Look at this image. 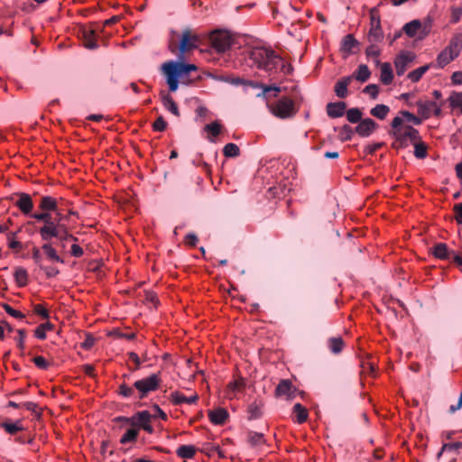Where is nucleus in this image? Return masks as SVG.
I'll return each instance as SVG.
<instances>
[{
  "mask_svg": "<svg viewBox=\"0 0 462 462\" xmlns=\"http://www.w3.org/2000/svg\"><path fill=\"white\" fill-rule=\"evenodd\" d=\"M429 69L430 65L421 66L411 71L407 77L411 82H418L422 78V76L428 71Z\"/></svg>",
  "mask_w": 462,
  "mask_h": 462,
  "instance_id": "nucleus-41",
  "label": "nucleus"
},
{
  "mask_svg": "<svg viewBox=\"0 0 462 462\" xmlns=\"http://www.w3.org/2000/svg\"><path fill=\"white\" fill-rule=\"evenodd\" d=\"M167 123L162 116H159L153 123L152 128L154 131L162 132L166 129Z\"/></svg>",
  "mask_w": 462,
  "mask_h": 462,
  "instance_id": "nucleus-53",
  "label": "nucleus"
},
{
  "mask_svg": "<svg viewBox=\"0 0 462 462\" xmlns=\"http://www.w3.org/2000/svg\"><path fill=\"white\" fill-rule=\"evenodd\" d=\"M376 128L375 122L371 118L361 120L356 127V132L363 137L369 136Z\"/></svg>",
  "mask_w": 462,
  "mask_h": 462,
  "instance_id": "nucleus-16",
  "label": "nucleus"
},
{
  "mask_svg": "<svg viewBox=\"0 0 462 462\" xmlns=\"http://www.w3.org/2000/svg\"><path fill=\"white\" fill-rule=\"evenodd\" d=\"M240 150L239 147L233 143H229L226 144L223 148V154L226 157H236L239 155Z\"/></svg>",
  "mask_w": 462,
  "mask_h": 462,
  "instance_id": "nucleus-42",
  "label": "nucleus"
},
{
  "mask_svg": "<svg viewBox=\"0 0 462 462\" xmlns=\"http://www.w3.org/2000/svg\"><path fill=\"white\" fill-rule=\"evenodd\" d=\"M14 276L18 287H24L28 284V273L23 267H16Z\"/></svg>",
  "mask_w": 462,
  "mask_h": 462,
  "instance_id": "nucleus-26",
  "label": "nucleus"
},
{
  "mask_svg": "<svg viewBox=\"0 0 462 462\" xmlns=\"http://www.w3.org/2000/svg\"><path fill=\"white\" fill-rule=\"evenodd\" d=\"M448 47L459 56L462 51V33H455L451 38Z\"/></svg>",
  "mask_w": 462,
  "mask_h": 462,
  "instance_id": "nucleus-32",
  "label": "nucleus"
},
{
  "mask_svg": "<svg viewBox=\"0 0 462 462\" xmlns=\"http://www.w3.org/2000/svg\"><path fill=\"white\" fill-rule=\"evenodd\" d=\"M432 254L436 258L445 260L449 256V251L446 244L439 243L432 248Z\"/></svg>",
  "mask_w": 462,
  "mask_h": 462,
  "instance_id": "nucleus-31",
  "label": "nucleus"
},
{
  "mask_svg": "<svg viewBox=\"0 0 462 462\" xmlns=\"http://www.w3.org/2000/svg\"><path fill=\"white\" fill-rule=\"evenodd\" d=\"M455 212V219L457 224H462V202L456 204L453 208Z\"/></svg>",
  "mask_w": 462,
  "mask_h": 462,
  "instance_id": "nucleus-62",
  "label": "nucleus"
},
{
  "mask_svg": "<svg viewBox=\"0 0 462 462\" xmlns=\"http://www.w3.org/2000/svg\"><path fill=\"white\" fill-rule=\"evenodd\" d=\"M393 79V73L390 63L384 62L381 65L380 79L383 84L389 85Z\"/></svg>",
  "mask_w": 462,
  "mask_h": 462,
  "instance_id": "nucleus-22",
  "label": "nucleus"
},
{
  "mask_svg": "<svg viewBox=\"0 0 462 462\" xmlns=\"http://www.w3.org/2000/svg\"><path fill=\"white\" fill-rule=\"evenodd\" d=\"M414 146V156L418 159H424L427 157V144L421 141V138L412 143Z\"/></svg>",
  "mask_w": 462,
  "mask_h": 462,
  "instance_id": "nucleus-33",
  "label": "nucleus"
},
{
  "mask_svg": "<svg viewBox=\"0 0 462 462\" xmlns=\"http://www.w3.org/2000/svg\"><path fill=\"white\" fill-rule=\"evenodd\" d=\"M249 58L253 63L260 69L268 72L270 75L282 72L284 75L290 74L291 67L286 64L283 60L272 49L264 47H255L250 51Z\"/></svg>",
  "mask_w": 462,
  "mask_h": 462,
  "instance_id": "nucleus-1",
  "label": "nucleus"
},
{
  "mask_svg": "<svg viewBox=\"0 0 462 462\" xmlns=\"http://www.w3.org/2000/svg\"><path fill=\"white\" fill-rule=\"evenodd\" d=\"M353 77H344L339 79L334 88L336 95L340 98H345L348 95L347 87L352 82Z\"/></svg>",
  "mask_w": 462,
  "mask_h": 462,
  "instance_id": "nucleus-17",
  "label": "nucleus"
},
{
  "mask_svg": "<svg viewBox=\"0 0 462 462\" xmlns=\"http://www.w3.org/2000/svg\"><path fill=\"white\" fill-rule=\"evenodd\" d=\"M161 72L166 79L171 92L177 91L180 83L186 84L191 72L197 71L198 67L194 64L181 61L168 60L161 65Z\"/></svg>",
  "mask_w": 462,
  "mask_h": 462,
  "instance_id": "nucleus-2",
  "label": "nucleus"
},
{
  "mask_svg": "<svg viewBox=\"0 0 462 462\" xmlns=\"http://www.w3.org/2000/svg\"><path fill=\"white\" fill-rule=\"evenodd\" d=\"M457 57H458V55H457L452 50H450L447 46L438 55L437 60H436L437 66L439 68L442 69V68L446 67L448 64H449L451 61H453Z\"/></svg>",
  "mask_w": 462,
  "mask_h": 462,
  "instance_id": "nucleus-15",
  "label": "nucleus"
},
{
  "mask_svg": "<svg viewBox=\"0 0 462 462\" xmlns=\"http://www.w3.org/2000/svg\"><path fill=\"white\" fill-rule=\"evenodd\" d=\"M293 414L295 415L296 421L299 424L304 423L308 420V417H309L308 410L300 403H296L293 406Z\"/></svg>",
  "mask_w": 462,
  "mask_h": 462,
  "instance_id": "nucleus-28",
  "label": "nucleus"
},
{
  "mask_svg": "<svg viewBox=\"0 0 462 462\" xmlns=\"http://www.w3.org/2000/svg\"><path fill=\"white\" fill-rule=\"evenodd\" d=\"M365 53L367 57L375 59L376 64L379 63L378 57L380 56L381 51L378 48V46L371 44L370 46L367 47Z\"/></svg>",
  "mask_w": 462,
  "mask_h": 462,
  "instance_id": "nucleus-48",
  "label": "nucleus"
},
{
  "mask_svg": "<svg viewBox=\"0 0 462 462\" xmlns=\"http://www.w3.org/2000/svg\"><path fill=\"white\" fill-rule=\"evenodd\" d=\"M3 308L7 314H9L10 316H12L15 319H22L24 318V315L21 311L14 310L8 304H4Z\"/></svg>",
  "mask_w": 462,
  "mask_h": 462,
  "instance_id": "nucleus-52",
  "label": "nucleus"
},
{
  "mask_svg": "<svg viewBox=\"0 0 462 462\" xmlns=\"http://www.w3.org/2000/svg\"><path fill=\"white\" fill-rule=\"evenodd\" d=\"M57 239H59L60 241H66V240L77 241L78 240L77 237H75L72 234H70L68 231V229L65 226H64V227H62V229H60V236H58Z\"/></svg>",
  "mask_w": 462,
  "mask_h": 462,
  "instance_id": "nucleus-55",
  "label": "nucleus"
},
{
  "mask_svg": "<svg viewBox=\"0 0 462 462\" xmlns=\"http://www.w3.org/2000/svg\"><path fill=\"white\" fill-rule=\"evenodd\" d=\"M364 93L368 94L373 99H375L379 93L378 87L374 84L367 85L364 88Z\"/></svg>",
  "mask_w": 462,
  "mask_h": 462,
  "instance_id": "nucleus-57",
  "label": "nucleus"
},
{
  "mask_svg": "<svg viewBox=\"0 0 462 462\" xmlns=\"http://www.w3.org/2000/svg\"><path fill=\"white\" fill-rule=\"evenodd\" d=\"M138 436V430L136 429H129L121 437L120 443L126 444L129 442H133L136 439Z\"/></svg>",
  "mask_w": 462,
  "mask_h": 462,
  "instance_id": "nucleus-43",
  "label": "nucleus"
},
{
  "mask_svg": "<svg viewBox=\"0 0 462 462\" xmlns=\"http://www.w3.org/2000/svg\"><path fill=\"white\" fill-rule=\"evenodd\" d=\"M39 208L41 211L33 214H51V212L56 214L58 212V200L51 196H42L40 199Z\"/></svg>",
  "mask_w": 462,
  "mask_h": 462,
  "instance_id": "nucleus-14",
  "label": "nucleus"
},
{
  "mask_svg": "<svg viewBox=\"0 0 462 462\" xmlns=\"http://www.w3.org/2000/svg\"><path fill=\"white\" fill-rule=\"evenodd\" d=\"M389 112L390 108L388 106L380 104L376 105L374 108H372L370 114L380 120H383L387 116Z\"/></svg>",
  "mask_w": 462,
  "mask_h": 462,
  "instance_id": "nucleus-35",
  "label": "nucleus"
},
{
  "mask_svg": "<svg viewBox=\"0 0 462 462\" xmlns=\"http://www.w3.org/2000/svg\"><path fill=\"white\" fill-rule=\"evenodd\" d=\"M228 412L224 408H217L208 412L210 421L215 425H222L226 422Z\"/></svg>",
  "mask_w": 462,
  "mask_h": 462,
  "instance_id": "nucleus-18",
  "label": "nucleus"
},
{
  "mask_svg": "<svg viewBox=\"0 0 462 462\" xmlns=\"http://www.w3.org/2000/svg\"><path fill=\"white\" fill-rule=\"evenodd\" d=\"M16 196L18 197V199L15 201L14 205L24 216L32 217V215H33L32 209L34 206L32 197L24 192L17 193Z\"/></svg>",
  "mask_w": 462,
  "mask_h": 462,
  "instance_id": "nucleus-12",
  "label": "nucleus"
},
{
  "mask_svg": "<svg viewBox=\"0 0 462 462\" xmlns=\"http://www.w3.org/2000/svg\"><path fill=\"white\" fill-rule=\"evenodd\" d=\"M200 42L201 38L196 31L190 28L184 29L179 37L178 58L180 60L184 59L187 53L198 49Z\"/></svg>",
  "mask_w": 462,
  "mask_h": 462,
  "instance_id": "nucleus-7",
  "label": "nucleus"
},
{
  "mask_svg": "<svg viewBox=\"0 0 462 462\" xmlns=\"http://www.w3.org/2000/svg\"><path fill=\"white\" fill-rule=\"evenodd\" d=\"M330 351L334 354H339L344 348V341L340 337H330L328 341Z\"/></svg>",
  "mask_w": 462,
  "mask_h": 462,
  "instance_id": "nucleus-34",
  "label": "nucleus"
},
{
  "mask_svg": "<svg viewBox=\"0 0 462 462\" xmlns=\"http://www.w3.org/2000/svg\"><path fill=\"white\" fill-rule=\"evenodd\" d=\"M33 312L45 319H48L50 317L48 310L42 304H35L33 306Z\"/></svg>",
  "mask_w": 462,
  "mask_h": 462,
  "instance_id": "nucleus-51",
  "label": "nucleus"
},
{
  "mask_svg": "<svg viewBox=\"0 0 462 462\" xmlns=\"http://www.w3.org/2000/svg\"><path fill=\"white\" fill-rule=\"evenodd\" d=\"M271 91H273L274 94L273 96L274 97H277V95L281 92V88L280 87H277V86H268V85H265V87H263V91L262 93H259L257 95L258 97H263V98H266V95L271 92Z\"/></svg>",
  "mask_w": 462,
  "mask_h": 462,
  "instance_id": "nucleus-49",
  "label": "nucleus"
},
{
  "mask_svg": "<svg viewBox=\"0 0 462 462\" xmlns=\"http://www.w3.org/2000/svg\"><path fill=\"white\" fill-rule=\"evenodd\" d=\"M370 75L371 72L368 67L365 64H362L358 66L357 69L354 72V74L351 77H353V79H356L360 82H365L369 79Z\"/></svg>",
  "mask_w": 462,
  "mask_h": 462,
  "instance_id": "nucleus-30",
  "label": "nucleus"
},
{
  "mask_svg": "<svg viewBox=\"0 0 462 462\" xmlns=\"http://www.w3.org/2000/svg\"><path fill=\"white\" fill-rule=\"evenodd\" d=\"M33 363L34 365L41 368V369H47L49 367V363L47 362V360L42 356H35L33 358Z\"/></svg>",
  "mask_w": 462,
  "mask_h": 462,
  "instance_id": "nucleus-59",
  "label": "nucleus"
},
{
  "mask_svg": "<svg viewBox=\"0 0 462 462\" xmlns=\"http://www.w3.org/2000/svg\"><path fill=\"white\" fill-rule=\"evenodd\" d=\"M403 119L395 116L392 121V135L394 138L393 147L396 149H402L408 146V141L413 143L420 139L419 131L411 125L402 126Z\"/></svg>",
  "mask_w": 462,
  "mask_h": 462,
  "instance_id": "nucleus-3",
  "label": "nucleus"
},
{
  "mask_svg": "<svg viewBox=\"0 0 462 462\" xmlns=\"http://www.w3.org/2000/svg\"><path fill=\"white\" fill-rule=\"evenodd\" d=\"M462 16V8L453 7L451 9V23H457L460 21Z\"/></svg>",
  "mask_w": 462,
  "mask_h": 462,
  "instance_id": "nucleus-58",
  "label": "nucleus"
},
{
  "mask_svg": "<svg viewBox=\"0 0 462 462\" xmlns=\"http://www.w3.org/2000/svg\"><path fill=\"white\" fill-rule=\"evenodd\" d=\"M54 326L51 322L42 323L36 328L34 335L37 338L43 340L46 338V332L52 330Z\"/></svg>",
  "mask_w": 462,
  "mask_h": 462,
  "instance_id": "nucleus-40",
  "label": "nucleus"
},
{
  "mask_svg": "<svg viewBox=\"0 0 462 462\" xmlns=\"http://www.w3.org/2000/svg\"><path fill=\"white\" fill-rule=\"evenodd\" d=\"M162 383L160 373H154L134 382V386L136 392V398L145 399L151 393L159 390Z\"/></svg>",
  "mask_w": 462,
  "mask_h": 462,
  "instance_id": "nucleus-6",
  "label": "nucleus"
},
{
  "mask_svg": "<svg viewBox=\"0 0 462 462\" xmlns=\"http://www.w3.org/2000/svg\"><path fill=\"white\" fill-rule=\"evenodd\" d=\"M261 407H262V405L257 403L256 402L251 403L248 406V412H249L250 420L257 419L261 416V414H262Z\"/></svg>",
  "mask_w": 462,
  "mask_h": 462,
  "instance_id": "nucleus-46",
  "label": "nucleus"
},
{
  "mask_svg": "<svg viewBox=\"0 0 462 462\" xmlns=\"http://www.w3.org/2000/svg\"><path fill=\"white\" fill-rule=\"evenodd\" d=\"M451 81L454 85L462 84V71H455L451 76Z\"/></svg>",
  "mask_w": 462,
  "mask_h": 462,
  "instance_id": "nucleus-64",
  "label": "nucleus"
},
{
  "mask_svg": "<svg viewBox=\"0 0 462 462\" xmlns=\"http://www.w3.org/2000/svg\"><path fill=\"white\" fill-rule=\"evenodd\" d=\"M209 42L217 52L222 53L229 50L233 37L226 30H216L209 34Z\"/></svg>",
  "mask_w": 462,
  "mask_h": 462,
  "instance_id": "nucleus-8",
  "label": "nucleus"
},
{
  "mask_svg": "<svg viewBox=\"0 0 462 462\" xmlns=\"http://www.w3.org/2000/svg\"><path fill=\"white\" fill-rule=\"evenodd\" d=\"M448 102L453 110H458L459 113H462V92L452 91Z\"/></svg>",
  "mask_w": 462,
  "mask_h": 462,
  "instance_id": "nucleus-24",
  "label": "nucleus"
},
{
  "mask_svg": "<svg viewBox=\"0 0 462 462\" xmlns=\"http://www.w3.org/2000/svg\"><path fill=\"white\" fill-rule=\"evenodd\" d=\"M196 448L191 445H182L178 448L177 455L182 458H192L195 456Z\"/></svg>",
  "mask_w": 462,
  "mask_h": 462,
  "instance_id": "nucleus-36",
  "label": "nucleus"
},
{
  "mask_svg": "<svg viewBox=\"0 0 462 462\" xmlns=\"http://www.w3.org/2000/svg\"><path fill=\"white\" fill-rule=\"evenodd\" d=\"M357 46V41L352 34H347L343 38L341 51L346 54L354 52V48Z\"/></svg>",
  "mask_w": 462,
  "mask_h": 462,
  "instance_id": "nucleus-25",
  "label": "nucleus"
},
{
  "mask_svg": "<svg viewBox=\"0 0 462 462\" xmlns=\"http://www.w3.org/2000/svg\"><path fill=\"white\" fill-rule=\"evenodd\" d=\"M42 249L43 250L48 259L53 262L63 263V260L58 254L56 249L52 246V245L49 243V241L42 245Z\"/></svg>",
  "mask_w": 462,
  "mask_h": 462,
  "instance_id": "nucleus-23",
  "label": "nucleus"
},
{
  "mask_svg": "<svg viewBox=\"0 0 462 462\" xmlns=\"http://www.w3.org/2000/svg\"><path fill=\"white\" fill-rule=\"evenodd\" d=\"M414 58L415 55L410 51H403L400 53L394 60L396 74L398 76H402L406 72L409 64L412 62Z\"/></svg>",
  "mask_w": 462,
  "mask_h": 462,
  "instance_id": "nucleus-13",
  "label": "nucleus"
},
{
  "mask_svg": "<svg viewBox=\"0 0 462 462\" xmlns=\"http://www.w3.org/2000/svg\"><path fill=\"white\" fill-rule=\"evenodd\" d=\"M82 39L86 48L90 50L97 48L96 32L94 30H84Z\"/></svg>",
  "mask_w": 462,
  "mask_h": 462,
  "instance_id": "nucleus-21",
  "label": "nucleus"
},
{
  "mask_svg": "<svg viewBox=\"0 0 462 462\" xmlns=\"http://www.w3.org/2000/svg\"><path fill=\"white\" fill-rule=\"evenodd\" d=\"M383 38V31L381 29V25H373L370 28L368 33V40L371 42H381Z\"/></svg>",
  "mask_w": 462,
  "mask_h": 462,
  "instance_id": "nucleus-39",
  "label": "nucleus"
},
{
  "mask_svg": "<svg viewBox=\"0 0 462 462\" xmlns=\"http://www.w3.org/2000/svg\"><path fill=\"white\" fill-rule=\"evenodd\" d=\"M270 113L280 119L292 118L298 112L294 101L289 97H282L273 103H267Z\"/></svg>",
  "mask_w": 462,
  "mask_h": 462,
  "instance_id": "nucleus-5",
  "label": "nucleus"
},
{
  "mask_svg": "<svg viewBox=\"0 0 462 462\" xmlns=\"http://www.w3.org/2000/svg\"><path fill=\"white\" fill-rule=\"evenodd\" d=\"M346 107L344 102L328 103L327 105L328 116L331 118L340 117L344 115Z\"/></svg>",
  "mask_w": 462,
  "mask_h": 462,
  "instance_id": "nucleus-19",
  "label": "nucleus"
},
{
  "mask_svg": "<svg viewBox=\"0 0 462 462\" xmlns=\"http://www.w3.org/2000/svg\"><path fill=\"white\" fill-rule=\"evenodd\" d=\"M460 448H462V442L444 444L441 448V451L439 453V456H440L442 454V452H444L446 450H454V449H458Z\"/></svg>",
  "mask_w": 462,
  "mask_h": 462,
  "instance_id": "nucleus-61",
  "label": "nucleus"
},
{
  "mask_svg": "<svg viewBox=\"0 0 462 462\" xmlns=\"http://www.w3.org/2000/svg\"><path fill=\"white\" fill-rule=\"evenodd\" d=\"M247 439L252 447L263 445L265 443L263 434L255 431H249L247 434Z\"/></svg>",
  "mask_w": 462,
  "mask_h": 462,
  "instance_id": "nucleus-37",
  "label": "nucleus"
},
{
  "mask_svg": "<svg viewBox=\"0 0 462 462\" xmlns=\"http://www.w3.org/2000/svg\"><path fill=\"white\" fill-rule=\"evenodd\" d=\"M184 242L187 245L195 246L198 242V237L195 234L189 233L185 236Z\"/></svg>",
  "mask_w": 462,
  "mask_h": 462,
  "instance_id": "nucleus-63",
  "label": "nucleus"
},
{
  "mask_svg": "<svg viewBox=\"0 0 462 462\" xmlns=\"http://www.w3.org/2000/svg\"><path fill=\"white\" fill-rule=\"evenodd\" d=\"M401 115L409 122L413 123L414 125H418L421 124V119L416 116H414L412 113L409 111H402Z\"/></svg>",
  "mask_w": 462,
  "mask_h": 462,
  "instance_id": "nucleus-54",
  "label": "nucleus"
},
{
  "mask_svg": "<svg viewBox=\"0 0 462 462\" xmlns=\"http://www.w3.org/2000/svg\"><path fill=\"white\" fill-rule=\"evenodd\" d=\"M185 400H186V396L179 391L172 392L170 394V401L174 405H180L181 403H185Z\"/></svg>",
  "mask_w": 462,
  "mask_h": 462,
  "instance_id": "nucleus-47",
  "label": "nucleus"
},
{
  "mask_svg": "<svg viewBox=\"0 0 462 462\" xmlns=\"http://www.w3.org/2000/svg\"><path fill=\"white\" fill-rule=\"evenodd\" d=\"M245 385V383L244 379L240 378L237 380H235L234 382L229 383L228 387L233 392H239L241 391Z\"/></svg>",
  "mask_w": 462,
  "mask_h": 462,
  "instance_id": "nucleus-56",
  "label": "nucleus"
},
{
  "mask_svg": "<svg viewBox=\"0 0 462 462\" xmlns=\"http://www.w3.org/2000/svg\"><path fill=\"white\" fill-rule=\"evenodd\" d=\"M103 462H120L118 455L114 451L106 452L103 448L102 450Z\"/></svg>",
  "mask_w": 462,
  "mask_h": 462,
  "instance_id": "nucleus-50",
  "label": "nucleus"
},
{
  "mask_svg": "<svg viewBox=\"0 0 462 462\" xmlns=\"http://www.w3.org/2000/svg\"><path fill=\"white\" fill-rule=\"evenodd\" d=\"M418 114L423 118L428 119L432 116L440 117L442 116L441 105L434 101H418L416 103Z\"/></svg>",
  "mask_w": 462,
  "mask_h": 462,
  "instance_id": "nucleus-10",
  "label": "nucleus"
},
{
  "mask_svg": "<svg viewBox=\"0 0 462 462\" xmlns=\"http://www.w3.org/2000/svg\"><path fill=\"white\" fill-rule=\"evenodd\" d=\"M1 428H3L7 433L11 435L16 434L18 431H22L23 430V427L22 426V423L20 420H17L16 422H3L0 424Z\"/></svg>",
  "mask_w": 462,
  "mask_h": 462,
  "instance_id": "nucleus-38",
  "label": "nucleus"
},
{
  "mask_svg": "<svg viewBox=\"0 0 462 462\" xmlns=\"http://www.w3.org/2000/svg\"><path fill=\"white\" fill-rule=\"evenodd\" d=\"M204 131L208 133V140L210 142H215V138L219 135L221 132V125L217 121H214L210 124H208L204 127Z\"/></svg>",
  "mask_w": 462,
  "mask_h": 462,
  "instance_id": "nucleus-29",
  "label": "nucleus"
},
{
  "mask_svg": "<svg viewBox=\"0 0 462 462\" xmlns=\"http://www.w3.org/2000/svg\"><path fill=\"white\" fill-rule=\"evenodd\" d=\"M32 218L43 222V226L39 229V234L42 240L46 242L60 236V229L64 227V225L60 224L61 220L60 212H57L53 219L51 214H33Z\"/></svg>",
  "mask_w": 462,
  "mask_h": 462,
  "instance_id": "nucleus-4",
  "label": "nucleus"
},
{
  "mask_svg": "<svg viewBox=\"0 0 462 462\" xmlns=\"http://www.w3.org/2000/svg\"><path fill=\"white\" fill-rule=\"evenodd\" d=\"M117 420H125L126 422L132 421L133 425H138L148 433H152L153 431V428L151 425V415L147 411H139L131 419L119 417L117 418Z\"/></svg>",
  "mask_w": 462,
  "mask_h": 462,
  "instance_id": "nucleus-11",
  "label": "nucleus"
},
{
  "mask_svg": "<svg viewBox=\"0 0 462 462\" xmlns=\"http://www.w3.org/2000/svg\"><path fill=\"white\" fill-rule=\"evenodd\" d=\"M18 337H15L17 342V346L21 349H24V338H25V331L23 329L17 330Z\"/></svg>",
  "mask_w": 462,
  "mask_h": 462,
  "instance_id": "nucleus-60",
  "label": "nucleus"
},
{
  "mask_svg": "<svg viewBox=\"0 0 462 462\" xmlns=\"http://www.w3.org/2000/svg\"><path fill=\"white\" fill-rule=\"evenodd\" d=\"M430 23H421L420 20H412L407 23L402 30L405 34L410 38H416L418 40H423L426 38L430 32Z\"/></svg>",
  "mask_w": 462,
  "mask_h": 462,
  "instance_id": "nucleus-9",
  "label": "nucleus"
},
{
  "mask_svg": "<svg viewBox=\"0 0 462 462\" xmlns=\"http://www.w3.org/2000/svg\"><path fill=\"white\" fill-rule=\"evenodd\" d=\"M118 393L120 395H122L123 397H125V398H130L133 396L136 397V392H135L134 385L131 387V386L127 385L126 383H122L119 386Z\"/></svg>",
  "mask_w": 462,
  "mask_h": 462,
  "instance_id": "nucleus-44",
  "label": "nucleus"
},
{
  "mask_svg": "<svg viewBox=\"0 0 462 462\" xmlns=\"http://www.w3.org/2000/svg\"><path fill=\"white\" fill-rule=\"evenodd\" d=\"M162 101L164 107L172 113L174 116H179L180 112L177 104L175 103L173 97L167 93H162Z\"/></svg>",
  "mask_w": 462,
  "mask_h": 462,
  "instance_id": "nucleus-20",
  "label": "nucleus"
},
{
  "mask_svg": "<svg viewBox=\"0 0 462 462\" xmlns=\"http://www.w3.org/2000/svg\"><path fill=\"white\" fill-rule=\"evenodd\" d=\"M346 118L350 123H358L361 121L362 112L358 108H350L346 112Z\"/></svg>",
  "mask_w": 462,
  "mask_h": 462,
  "instance_id": "nucleus-45",
  "label": "nucleus"
},
{
  "mask_svg": "<svg viewBox=\"0 0 462 462\" xmlns=\"http://www.w3.org/2000/svg\"><path fill=\"white\" fill-rule=\"evenodd\" d=\"M292 383L289 380H282L276 389L275 394L276 396H288L291 395Z\"/></svg>",
  "mask_w": 462,
  "mask_h": 462,
  "instance_id": "nucleus-27",
  "label": "nucleus"
}]
</instances>
